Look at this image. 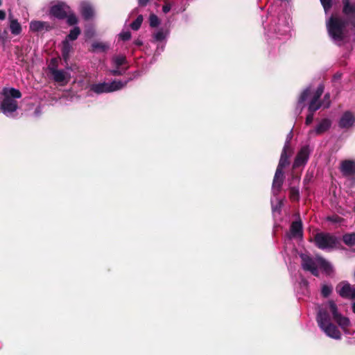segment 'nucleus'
<instances>
[{"label":"nucleus","mask_w":355,"mask_h":355,"mask_svg":"<svg viewBox=\"0 0 355 355\" xmlns=\"http://www.w3.org/2000/svg\"><path fill=\"white\" fill-rule=\"evenodd\" d=\"M316 320L319 327L329 338L335 340L341 338V333L333 324L332 320L336 322L346 334H349L347 331V328L350 325L349 318L338 313L337 306L333 301H329L319 308Z\"/></svg>","instance_id":"1"},{"label":"nucleus","mask_w":355,"mask_h":355,"mask_svg":"<svg viewBox=\"0 0 355 355\" xmlns=\"http://www.w3.org/2000/svg\"><path fill=\"white\" fill-rule=\"evenodd\" d=\"M292 137L293 132L292 130H291L287 135L286 140L281 154L279 162L273 179L272 189L274 196L277 195L282 188L284 178V173L282 170L286 166H287L289 164L288 158L292 153V149L290 146V142L291 140L292 139Z\"/></svg>","instance_id":"2"},{"label":"nucleus","mask_w":355,"mask_h":355,"mask_svg":"<svg viewBox=\"0 0 355 355\" xmlns=\"http://www.w3.org/2000/svg\"><path fill=\"white\" fill-rule=\"evenodd\" d=\"M348 23L340 17L334 15L327 21L328 33L332 40L340 45L347 37Z\"/></svg>","instance_id":"3"},{"label":"nucleus","mask_w":355,"mask_h":355,"mask_svg":"<svg viewBox=\"0 0 355 355\" xmlns=\"http://www.w3.org/2000/svg\"><path fill=\"white\" fill-rule=\"evenodd\" d=\"M302 266L304 270L309 271L314 276H318V269H321L327 275H331L333 271L332 265L320 257H311L307 254H302Z\"/></svg>","instance_id":"4"},{"label":"nucleus","mask_w":355,"mask_h":355,"mask_svg":"<svg viewBox=\"0 0 355 355\" xmlns=\"http://www.w3.org/2000/svg\"><path fill=\"white\" fill-rule=\"evenodd\" d=\"M3 99L0 103L1 111L8 117H13L18 109L17 98L21 97L19 90L15 88H4L2 92Z\"/></svg>","instance_id":"5"},{"label":"nucleus","mask_w":355,"mask_h":355,"mask_svg":"<svg viewBox=\"0 0 355 355\" xmlns=\"http://www.w3.org/2000/svg\"><path fill=\"white\" fill-rule=\"evenodd\" d=\"M314 240L316 246L323 250L330 251L338 248V239L328 233H318L315 236Z\"/></svg>","instance_id":"6"},{"label":"nucleus","mask_w":355,"mask_h":355,"mask_svg":"<svg viewBox=\"0 0 355 355\" xmlns=\"http://www.w3.org/2000/svg\"><path fill=\"white\" fill-rule=\"evenodd\" d=\"M128 83L119 80H114L112 83H101L94 84L91 87V90L96 94L109 93L118 91L124 87Z\"/></svg>","instance_id":"7"},{"label":"nucleus","mask_w":355,"mask_h":355,"mask_svg":"<svg viewBox=\"0 0 355 355\" xmlns=\"http://www.w3.org/2000/svg\"><path fill=\"white\" fill-rule=\"evenodd\" d=\"M49 70L55 82L60 85H65L70 80L71 75L63 69H58L52 63L49 66Z\"/></svg>","instance_id":"8"},{"label":"nucleus","mask_w":355,"mask_h":355,"mask_svg":"<svg viewBox=\"0 0 355 355\" xmlns=\"http://www.w3.org/2000/svg\"><path fill=\"white\" fill-rule=\"evenodd\" d=\"M112 64L116 67V69H111L110 71V73L113 76H120L123 74L128 67L125 66L127 64V60L125 56L122 55H115L112 58Z\"/></svg>","instance_id":"9"},{"label":"nucleus","mask_w":355,"mask_h":355,"mask_svg":"<svg viewBox=\"0 0 355 355\" xmlns=\"http://www.w3.org/2000/svg\"><path fill=\"white\" fill-rule=\"evenodd\" d=\"M324 92V86L320 85L315 92L313 94L311 99L309 103L308 110L309 112H315L320 107H323L322 103L319 101Z\"/></svg>","instance_id":"10"},{"label":"nucleus","mask_w":355,"mask_h":355,"mask_svg":"<svg viewBox=\"0 0 355 355\" xmlns=\"http://www.w3.org/2000/svg\"><path fill=\"white\" fill-rule=\"evenodd\" d=\"M336 292L344 298H355V286L351 285L348 282H343L336 286Z\"/></svg>","instance_id":"11"},{"label":"nucleus","mask_w":355,"mask_h":355,"mask_svg":"<svg viewBox=\"0 0 355 355\" xmlns=\"http://www.w3.org/2000/svg\"><path fill=\"white\" fill-rule=\"evenodd\" d=\"M310 153L311 150L309 146H302L296 155L293 167L296 168L305 165L309 159Z\"/></svg>","instance_id":"12"},{"label":"nucleus","mask_w":355,"mask_h":355,"mask_svg":"<svg viewBox=\"0 0 355 355\" xmlns=\"http://www.w3.org/2000/svg\"><path fill=\"white\" fill-rule=\"evenodd\" d=\"M343 12L350 21L351 24L355 30V1L343 0Z\"/></svg>","instance_id":"13"},{"label":"nucleus","mask_w":355,"mask_h":355,"mask_svg":"<svg viewBox=\"0 0 355 355\" xmlns=\"http://www.w3.org/2000/svg\"><path fill=\"white\" fill-rule=\"evenodd\" d=\"M50 12L58 19H64L70 12V9L65 3H58L51 7Z\"/></svg>","instance_id":"14"},{"label":"nucleus","mask_w":355,"mask_h":355,"mask_svg":"<svg viewBox=\"0 0 355 355\" xmlns=\"http://www.w3.org/2000/svg\"><path fill=\"white\" fill-rule=\"evenodd\" d=\"M355 123V117L352 112L349 111L345 112L341 116L338 125L341 128H349Z\"/></svg>","instance_id":"15"},{"label":"nucleus","mask_w":355,"mask_h":355,"mask_svg":"<svg viewBox=\"0 0 355 355\" xmlns=\"http://www.w3.org/2000/svg\"><path fill=\"white\" fill-rule=\"evenodd\" d=\"M331 121L329 119H323L320 121V122L316 125L314 130H311L309 131V134H315V135H321L325 132L329 128L331 127Z\"/></svg>","instance_id":"16"},{"label":"nucleus","mask_w":355,"mask_h":355,"mask_svg":"<svg viewBox=\"0 0 355 355\" xmlns=\"http://www.w3.org/2000/svg\"><path fill=\"white\" fill-rule=\"evenodd\" d=\"M302 236V226L300 220H296L292 223L288 233V236L291 238H301Z\"/></svg>","instance_id":"17"},{"label":"nucleus","mask_w":355,"mask_h":355,"mask_svg":"<svg viewBox=\"0 0 355 355\" xmlns=\"http://www.w3.org/2000/svg\"><path fill=\"white\" fill-rule=\"evenodd\" d=\"M340 171L344 175H351L355 173V162L344 160L340 164Z\"/></svg>","instance_id":"18"},{"label":"nucleus","mask_w":355,"mask_h":355,"mask_svg":"<svg viewBox=\"0 0 355 355\" xmlns=\"http://www.w3.org/2000/svg\"><path fill=\"white\" fill-rule=\"evenodd\" d=\"M80 12L85 19H89L94 15V9L88 2L83 1L81 3Z\"/></svg>","instance_id":"19"},{"label":"nucleus","mask_w":355,"mask_h":355,"mask_svg":"<svg viewBox=\"0 0 355 355\" xmlns=\"http://www.w3.org/2000/svg\"><path fill=\"white\" fill-rule=\"evenodd\" d=\"M51 26L47 22L41 21H32L30 23V30L33 32H39L43 30H48Z\"/></svg>","instance_id":"20"},{"label":"nucleus","mask_w":355,"mask_h":355,"mask_svg":"<svg viewBox=\"0 0 355 355\" xmlns=\"http://www.w3.org/2000/svg\"><path fill=\"white\" fill-rule=\"evenodd\" d=\"M9 21H10V30L12 35H18L21 32V26L18 22L17 19H15L12 17V16L10 15L9 16Z\"/></svg>","instance_id":"21"},{"label":"nucleus","mask_w":355,"mask_h":355,"mask_svg":"<svg viewBox=\"0 0 355 355\" xmlns=\"http://www.w3.org/2000/svg\"><path fill=\"white\" fill-rule=\"evenodd\" d=\"M72 49V46L67 40H65L62 43V55L64 60L67 62L69 58L70 53Z\"/></svg>","instance_id":"22"},{"label":"nucleus","mask_w":355,"mask_h":355,"mask_svg":"<svg viewBox=\"0 0 355 355\" xmlns=\"http://www.w3.org/2000/svg\"><path fill=\"white\" fill-rule=\"evenodd\" d=\"M311 94V89L309 87L306 88L304 92L301 94L297 105V109H300L299 114H300L302 110L304 107V103L306 101L308 97Z\"/></svg>","instance_id":"23"},{"label":"nucleus","mask_w":355,"mask_h":355,"mask_svg":"<svg viewBox=\"0 0 355 355\" xmlns=\"http://www.w3.org/2000/svg\"><path fill=\"white\" fill-rule=\"evenodd\" d=\"M168 35L167 31H164L163 29H159L156 32H155L153 35V42H163Z\"/></svg>","instance_id":"24"},{"label":"nucleus","mask_w":355,"mask_h":355,"mask_svg":"<svg viewBox=\"0 0 355 355\" xmlns=\"http://www.w3.org/2000/svg\"><path fill=\"white\" fill-rule=\"evenodd\" d=\"M92 47L93 51L105 52L109 49L110 46L106 42H96L92 44Z\"/></svg>","instance_id":"25"},{"label":"nucleus","mask_w":355,"mask_h":355,"mask_svg":"<svg viewBox=\"0 0 355 355\" xmlns=\"http://www.w3.org/2000/svg\"><path fill=\"white\" fill-rule=\"evenodd\" d=\"M343 241L347 245H354L355 244V234H347L343 236Z\"/></svg>","instance_id":"26"},{"label":"nucleus","mask_w":355,"mask_h":355,"mask_svg":"<svg viewBox=\"0 0 355 355\" xmlns=\"http://www.w3.org/2000/svg\"><path fill=\"white\" fill-rule=\"evenodd\" d=\"M80 33V30L78 27L76 26L72 30H71L69 34L67 35L66 40L69 41L70 40H75L78 38V35Z\"/></svg>","instance_id":"27"},{"label":"nucleus","mask_w":355,"mask_h":355,"mask_svg":"<svg viewBox=\"0 0 355 355\" xmlns=\"http://www.w3.org/2000/svg\"><path fill=\"white\" fill-rule=\"evenodd\" d=\"M290 198L293 201H297L300 198V191L298 187H291L290 188Z\"/></svg>","instance_id":"28"},{"label":"nucleus","mask_w":355,"mask_h":355,"mask_svg":"<svg viewBox=\"0 0 355 355\" xmlns=\"http://www.w3.org/2000/svg\"><path fill=\"white\" fill-rule=\"evenodd\" d=\"M143 21V17L142 15H139L137 19L131 24L130 26L131 28L134 31H137Z\"/></svg>","instance_id":"29"},{"label":"nucleus","mask_w":355,"mask_h":355,"mask_svg":"<svg viewBox=\"0 0 355 355\" xmlns=\"http://www.w3.org/2000/svg\"><path fill=\"white\" fill-rule=\"evenodd\" d=\"M150 26L151 27H157L159 24L160 21L157 15L151 14L149 17Z\"/></svg>","instance_id":"30"},{"label":"nucleus","mask_w":355,"mask_h":355,"mask_svg":"<svg viewBox=\"0 0 355 355\" xmlns=\"http://www.w3.org/2000/svg\"><path fill=\"white\" fill-rule=\"evenodd\" d=\"M332 291V288L328 285H323L322 287L321 293L324 297L329 296Z\"/></svg>","instance_id":"31"},{"label":"nucleus","mask_w":355,"mask_h":355,"mask_svg":"<svg viewBox=\"0 0 355 355\" xmlns=\"http://www.w3.org/2000/svg\"><path fill=\"white\" fill-rule=\"evenodd\" d=\"M67 17L68 24H69L70 26H72V25L77 24L78 19H77V17H76V15H74L73 14H70V12H69Z\"/></svg>","instance_id":"32"},{"label":"nucleus","mask_w":355,"mask_h":355,"mask_svg":"<svg viewBox=\"0 0 355 355\" xmlns=\"http://www.w3.org/2000/svg\"><path fill=\"white\" fill-rule=\"evenodd\" d=\"M320 1L325 12L327 13L328 10L331 7V0H320Z\"/></svg>","instance_id":"33"},{"label":"nucleus","mask_w":355,"mask_h":355,"mask_svg":"<svg viewBox=\"0 0 355 355\" xmlns=\"http://www.w3.org/2000/svg\"><path fill=\"white\" fill-rule=\"evenodd\" d=\"M323 105V108H327L330 105V95L329 94H326L324 96L323 101L321 102Z\"/></svg>","instance_id":"34"},{"label":"nucleus","mask_w":355,"mask_h":355,"mask_svg":"<svg viewBox=\"0 0 355 355\" xmlns=\"http://www.w3.org/2000/svg\"><path fill=\"white\" fill-rule=\"evenodd\" d=\"M171 9V2L170 0H166L162 7V11L164 13H168Z\"/></svg>","instance_id":"35"},{"label":"nucleus","mask_w":355,"mask_h":355,"mask_svg":"<svg viewBox=\"0 0 355 355\" xmlns=\"http://www.w3.org/2000/svg\"><path fill=\"white\" fill-rule=\"evenodd\" d=\"M277 205H274L273 204V200H271V203H272V211L273 213H275V212H279L280 211V208H281V206H282V202L280 200H277Z\"/></svg>","instance_id":"36"},{"label":"nucleus","mask_w":355,"mask_h":355,"mask_svg":"<svg viewBox=\"0 0 355 355\" xmlns=\"http://www.w3.org/2000/svg\"><path fill=\"white\" fill-rule=\"evenodd\" d=\"M119 37L122 40L125 41L128 40L130 38L131 34L130 32L129 31H123L120 33Z\"/></svg>","instance_id":"37"},{"label":"nucleus","mask_w":355,"mask_h":355,"mask_svg":"<svg viewBox=\"0 0 355 355\" xmlns=\"http://www.w3.org/2000/svg\"><path fill=\"white\" fill-rule=\"evenodd\" d=\"M313 116H314V112H309V114L307 115V116L306 118V121H305V123L306 125H309L312 123V121L313 120Z\"/></svg>","instance_id":"38"},{"label":"nucleus","mask_w":355,"mask_h":355,"mask_svg":"<svg viewBox=\"0 0 355 355\" xmlns=\"http://www.w3.org/2000/svg\"><path fill=\"white\" fill-rule=\"evenodd\" d=\"M328 220L333 222L334 223H338L341 221V218L338 216H329L327 218Z\"/></svg>","instance_id":"39"},{"label":"nucleus","mask_w":355,"mask_h":355,"mask_svg":"<svg viewBox=\"0 0 355 355\" xmlns=\"http://www.w3.org/2000/svg\"><path fill=\"white\" fill-rule=\"evenodd\" d=\"M283 28H283L282 33L281 34L286 35L289 33L290 27H289L288 24H287L284 25Z\"/></svg>","instance_id":"40"},{"label":"nucleus","mask_w":355,"mask_h":355,"mask_svg":"<svg viewBox=\"0 0 355 355\" xmlns=\"http://www.w3.org/2000/svg\"><path fill=\"white\" fill-rule=\"evenodd\" d=\"M94 35V31L93 29H88L85 32V35L88 38L93 37Z\"/></svg>","instance_id":"41"},{"label":"nucleus","mask_w":355,"mask_h":355,"mask_svg":"<svg viewBox=\"0 0 355 355\" xmlns=\"http://www.w3.org/2000/svg\"><path fill=\"white\" fill-rule=\"evenodd\" d=\"M164 48V44H161L160 46L158 44L157 45V51H156V53L159 54L162 51H163Z\"/></svg>","instance_id":"42"},{"label":"nucleus","mask_w":355,"mask_h":355,"mask_svg":"<svg viewBox=\"0 0 355 355\" xmlns=\"http://www.w3.org/2000/svg\"><path fill=\"white\" fill-rule=\"evenodd\" d=\"M6 16V12L3 10H0V20L5 19Z\"/></svg>","instance_id":"43"},{"label":"nucleus","mask_w":355,"mask_h":355,"mask_svg":"<svg viewBox=\"0 0 355 355\" xmlns=\"http://www.w3.org/2000/svg\"><path fill=\"white\" fill-rule=\"evenodd\" d=\"M149 1V0H138V3L139 4V6H145L148 2Z\"/></svg>","instance_id":"44"},{"label":"nucleus","mask_w":355,"mask_h":355,"mask_svg":"<svg viewBox=\"0 0 355 355\" xmlns=\"http://www.w3.org/2000/svg\"><path fill=\"white\" fill-rule=\"evenodd\" d=\"M134 44L137 46H140L143 44V42L141 40L137 39V40H135Z\"/></svg>","instance_id":"45"},{"label":"nucleus","mask_w":355,"mask_h":355,"mask_svg":"<svg viewBox=\"0 0 355 355\" xmlns=\"http://www.w3.org/2000/svg\"><path fill=\"white\" fill-rule=\"evenodd\" d=\"M293 180H295L296 182L300 181V178L298 176L293 177Z\"/></svg>","instance_id":"46"},{"label":"nucleus","mask_w":355,"mask_h":355,"mask_svg":"<svg viewBox=\"0 0 355 355\" xmlns=\"http://www.w3.org/2000/svg\"><path fill=\"white\" fill-rule=\"evenodd\" d=\"M352 311L355 313V302L352 304Z\"/></svg>","instance_id":"47"},{"label":"nucleus","mask_w":355,"mask_h":355,"mask_svg":"<svg viewBox=\"0 0 355 355\" xmlns=\"http://www.w3.org/2000/svg\"><path fill=\"white\" fill-rule=\"evenodd\" d=\"M1 4H2V1H1V0H0V6H1Z\"/></svg>","instance_id":"48"},{"label":"nucleus","mask_w":355,"mask_h":355,"mask_svg":"<svg viewBox=\"0 0 355 355\" xmlns=\"http://www.w3.org/2000/svg\"><path fill=\"white\" fill-rule=\"evenodd\" d=\"M278 31H279V32L281 31V30H280V28H279V27H278Z\"/></svg>","instance_id":"49"},{"label":"nucleus","mask_w":355,"mask_h":355,"mask_svg":"<svg viewBox=\"0 0 355 355\" xmlns=\"http://www.w3.org/2000/svg\"><path fill=\"white\" fill-rule=\"evenodd\" d=\"M353 209H354V211H355V205H354V207Z\"/></svg>","instance_id":"50"}]
</instances>
